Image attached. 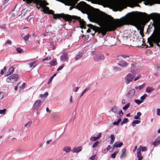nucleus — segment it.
<instances>
[{"label": "nucleus", "mask_w": 160, "mask_h": 160, "mask_svg": "<svg viewBox=\"0 0 160 160\" xmlns=\"http://www.w3.org/2000/svg\"><path fill=\"white\" fill-rule=\"evenodd\" d=\"M29 65L30 68H33L37 66V62H30L29 63Z\"/></svg>", "instance_id": "nucleus-24"}, {"label": "nucleus", "mask_w": 160, "mask_h": 160, "mask_svg": "<svg viewBox=\"0 0 160 160\" xmlns=\"http://www.w3.org/2000/svg\"><path fill=\"white\" fill-rule=\"evenodd\" d=\"M87 26L92 29L94 31V33H95L98 32V29H99V27L95 26L93 25L90 24H88L87 25Z\"/></svg>", "instance_id": "nucleus-12"}, {"label": "nucleus", "mask_w": 160, "mask_h": 160, "mask_svg": "<svg viewBox=\"0 0 160 160\" xmlns=\"http://www.w3.org/2000/svg\"><path fill=\"white\" fill-rule=\"evenodd\" d=\"M14 70V68L13 66H11L8 72V75L12 74Z\"/></svg>", "instance_id": "nucleus-27"}, {"label": "nucleus", "mask_w": 160, "mask_h": 160, "mask_svg": "<svg viewBox=\"0 0 160 160\" xmlns=\"http://www.w3.org/2000/svg\"><path fill=\"white\" fill-rule=\"evenodd\" d=\"M16 50L18 53H21L22 52V49L20 48H18L16 49Z\"/></svg>", "instance_id": "nucleus-49"}, {"label": "nucleus", "mask_w": 160, "mask_h": 160, "mask_svg": "<svg viewBox=\"0 0 160 160\" xmlns=\"http://www.w3.org/2000/svg\"><path fill=\"white\" fill-rule=\"evenodd\" d=\"M147 94H144L142 96H141L140 98L141 99V101H142V102H143V101L145 99L146 97H147Z\"/></svg>", "instance_id": "nucleus-47"}, {"label": "nucleus", "mask_w": 160, "mask_h": 160, "mask_svg": "<svg viewBox=\"0 0 160 160\" xmlns=\"http://www.w3.org/2000/svg\"><path fill=\"white\" fill-rule=\"evenodd\" d=\"M32 122H28L25 124V126L27 128H29L31 125Z\"/></svg>", "instance_id": "nucleus-50"}, {"label": "nucleus", "mask_w": 160, "mask_h": 160, "mask_svg": "<svg viewBox=\"0 0 160 160\" xmlns=\"http://www.w3.org/2000/svg\"><path fill=\"white\" fill-rule=\"evenodd\" d=\"M134 102L137 104H139L142 102V101H141L138 99H135L134 100Z\"/></svg>", "instance_id": "nucleus-46"}, {"label": "nucleus", "mask_w": 160, "mask_h": 160, "mask_svg": "<svg viewBox=\"0 0 160 160\" xmlns=\"http://www.w3.org/2000/svg\"><path fill=\"white\" fill-rule=\"evenodd\" d=\"M121 57L124 58H126L129 57L128 56H126V55H120V56H119V57Z\"/></svg>", "instance_id": "nucleus-58"}, {"label": "nucleus", "mask_w": 160, "mask_h": 160, "mask_svg": "<svg viewBox=\"0 0 160 160\" xmlns=\"http://www.w3.org/2000/svg\"><path fill=\"white\" fill-rule=\"evenodd\" d=\"M57 63V62L56 59H53L50 62V65L52 66H54L56 65Z\"/></svg>", "instance_id": "nucleus-30"}, {"label": "nucleus", "mask_w": 160, "mask_h": 160, "mask_svg": "<svg viewBox=\"0 0 160 160\" xmlns=\"http://www.w3.org/2000/svg\"><path fill=\"white\" fill-rule=\"evenodd\" d=\"M19 84H20V83L19 82H18L17 83V85L16 86L14 87V89H15V90L16 91V90H17L18 88V85Z\"/></svg>", "instance_id": "nucleus-62"}, {"label": "nucleus", "mask_w": 160, "mask_h": 160, "mask_svg": "<svg viewBox=\"0 0 160 160\" xmlns=\"http://www.w3.org/2000/svg\"><path fill=\"white\" fill-rule=\"evenodd\" d=\"M143 29H141V30H140V32H139L140 34L141 35V36L142 37H143V36H144V34L143 33Z\"/></svg>", "instance_id": "nucleus-57"}, {"label": "nucleus", "mask_w": 160, "mask_h": 160, "mask_svg": "<svg viewBox=\"0 0 160 160\" xmlns=\"http://www.w3.org/2000/svg\"><path fill=\"white\" fill-rule=\"evenodd\" d=\"M82 149V146L75 147L73 148L72 151L73 153H78L81 151Z\"/></svg>", "instance_id": "nucleus-15"}, {"label": "nucleus", "mask_w": 160, "mask_h": 160, "mask_svg": "<svg viewBox=\"0 0 160 160\" xmlns=\"http://www.w3.org/2000/svg\"><path fill=\"white\" fill-rule=\"evenodd\" d=\"M130 106V103H128L123 107L122 109L123 110H126Z\"/></svg>", "instance_id": "nucleus-38"}, {"label": "nucleus", "mask_w": 160, "mask_h": 160, "mask_svg": "<svg viewBox=\"0 0 160 160\" xmlns=\"http://www.w3.org/2000/svg\"><path fill=\"white\" fill-rule=\"evenodd\" d=\"M110 138H111V140L110 142V144H112L114 142L115 140V137L113 134H111L110 135Z\"/></svg>", "instance_id": "nucleus-33"}, {"label": "nucleus", "mask_w": 160, "mask_h": 160, "mask_svg": "<svg viewBox=\"0 0 160 160\" xmlns=\"http://www.w3.org/2000/svg\"><path fill=\"white\" fill-rule=\"evenodd\" d=\"M140 122V121L138 120H135L132 122V125L133 126H135L136 124H138Z\"/></svg>", "instance_id": "nucleus-35"}, {"label": "nucleus", "mask_w": 160, "mask_h": 160, "mask_svg": "<svg viewBox=\"0 0 160 160\" xmlns=\"http://www.w3.org/2000/svg\"><path fill=\"white\" fill-rule=\"evenodd\" d=\"M123 145L122 142H121L118 143H117L116 142L114 143V146L115 148H120L122 147Z\"/></svg>", "instance_id": "nucleus-31"}, {"label": "nucleus", "mask_w": 160, "mask_h": 160, "mask_svg": "<svg viewBox=\"0 0 160 160\" xmlns=\"http://www.w3.org/2000/svg\"><path fill=\"white\" fill-rule=\"evenodd\" d=\"M112 111V112L114 113H117L118 112V110L117 109V107L115 106L109 111V112Z\"/></svg>", "instance_id": "nucleus-32"}, {"label": "nucleus", "mask_w": 160, "mask_h": 160, "mask_svg": "<svg viewBox=\"0 0 160 160\" xmlns=\"http://www.w3.org/2000/svg\"><path fill=\"white\" fill-rule=\"evenodd\" d=\"M64 67V64L60 66H59L58 67V68L57 69V71H58L62 70L63 68Z\"/></svg>", "instance_id": "nucleus-51"}, {"label": "nucleus", "mask_w": 160, "mask_h": 160, "mask_svg": "<svg viewBox=\"0 0 160 160\" xmlns=\"http://www.w3.org/2000/svg\"><path fill=\"white\" fill-rule=\"evenodd\" d=\"M30 36V35L29 34H27L24 37V39L25 41H28V39L29 38Z\"/></svg>", "instance_id": "nucleus-48"}, {"label": "nucleus", "mask_w": 160, "mask_h": 160, "mask_svg": "<svg viewBox=\"0 0 160 160\" xmlns=\"http://www.w3.org/2000/svg\"><path fill=\"white\" fill-rule=\"evenodd\" d=\"M53 79V78L52 77H51L50 78L48 82V84H49L52 81Z\"/></svg>", "instance_id": "nucleus-64"}, {"label": "nucleus", "mask_w": 160, "mask_h": 160, "mask_svg": "<svg viewBox=\"0 0 160 160\" xmlns=\"http://www.w3.org/2000/svg\"><path fill=\"white\" fill-rule=\"evenodd\" d=\"M155 40L153 41L154 43H156L158 47H160V24H158V26L156 28V31L155 33Z\"/></svg>", "instance_id": "nucleus-3"}, {"label": "nucleus", "mask_w": 160, "mask_h": 160, "mask_svg": "<svg viewBox=\"0 0 160 160\" xmlns=\"http://www.w3.org/2000/svg\"><path fill=\"white\" fill-rule=\"evenodd\" d=\"M48 92H45L43 94L40 95V97L41 98H45L48 95Z\"/></svg>", "instance_id": "nucleus-36"}, {"label": "nucleus", "mask_w": 160, "mask_h": 160, "mask_svg": "<svg viewBox=\"0 0 160 160\" xmlns=\"http://www.w3.org/2000/svg\"><path fill=\"white\" fill-rule=\"evenodd\" d=\"M26 84L25 83H23L19 87V89L20 90H22L25 87Z\"/></svg>", "instance_id": "nucleus-45"}, {"label": "nucleus", "mask_w": 160, "mask_h": 160, "mask_svg": "<svg viewBox=\"0 0 160 160\" xmlns=\"http://www.w3.org/2000/svg\"><path fill=\"white\" fill-rule=\"evenodd\" d=\"M69 19L70 20H69L68 22L71 21L72 19H74L78 21L79 22L80 28L82 29L83 28H85L86 23L85 21L83 19H82L80 17L76 16L71 15V17H70Z\"/></svg>", "instance_id": "nucleus-6"}, {"label": "nucleus", "mask_w": 160, "mask_h": 160, "mask_svg": "<svg viewBox=\"0 0 160 160\" xmlns=\"http://www.w3.org/2000/svg\"><path fill=\"white\" fill-rule=\"evenodd\" d=\"M138 71H136L135 69H132L131 70V72L132 73V74L134 75L138 73Z\"/></svg>", "instance_id": "nucleus-41"}, {"label": "nucleus", "mask_w": 160, "mask_h": 160, "mask_svg": "<svg viewBox=\"0 0 160 160\" xmlns=\"http://www.w3.org/2000/svg\"><path fill=\"white\" fill-rule=\"evenodd\" d=\"M46 32L43 34V36L44 37H48V36H49V37L48 38H47L48 39H49L51 37L54 36V34L52 32L50 31L49 29H47L46 31Z\"/></svg>", "instance_id": "nucleus-10"}, {"label": "nucleus", "mask_w": 160, "mask_h": 160, "mask_svg": "<svg viewBox=\"0 0 160 160\" xmlns=\"http://www.w3.org/2000/svg\"><path fill=\"white\" fill-rule=\"evenodd\" d=\"M6 109H3L2 110H0V114H2L3 115H5L6 114Z\"/></svg>", "instance_id": "nucleus-42"}, {"label": "nucleus", "mask_w": 160, "mask_h": 160, "mask_svg": "<svg viewBox=\"0 0 160 160\" xmlns=\"http://www.w3.org/2000/svg\"><path fill=\"white\" fill-rule=\"evenodd\" d=\"M68 58V53L66 52L62 53L61 57V60L62 61H65L67 60Z\"/></svg>", "instance_id": "nucleus-18"}, {"label": "nucleus", "mask_w": 160, "mask_h": 160, "mask_svg": "<svg viewBox=\"0 0 160 160\" xmlns=\"http://www.w3.org/2000/svg\"><path fill=\"white\" fill-rule=\"evenodd\" d=\"M159 143H160V138H158L152 144H153L154 146H155L159 144Z\"/></svg>", "instance_id": "nucleus-26"}, {"label": "nucleus", "mask_w": 160, "mask_h": 160, "mask_svg": "<svg viewBox=\"0 0 160 160\" xmlns=\"http://www.w3.org/2000/svg\"><path fill=\"white\" fill-rule=\"evenodd\" d=\"M154 90V88L152 87H148L146 89V92L148 93H150Z\"/></svg>", "instance_id": "nucleus-20"}, {"label": "nucleus", "mask_w": 160, "mask_h": 160, "mask_svg": "<svg viewBox=\"0 0 160 160\" xmlns=\"http://www.w3.org/2000/svg\"><path fill=\"white\" fill-rule=\"evenodd\" d=\"M137 157L138 158V160H142L143 158V156L142 155V154L140 151L138 150V152H137Z\"/></svg>", "instance_id": "nucleus-25"}, {"label": "nucleus", "mask_w": 160, "mask_h": 160, "mask_svg": "<svg viewBox=\"0 0 160 160\" xmlns=\"http://www.w3.org/2000/svg\"><path fill=\"white\" fill-rule=\"evenodd\" d=\"M40 0H23V1L26 2L28 4H30L32 2H34L36 4L39 2Z\"/></svg>", "instance_id": "nucleus-19"}, {"label": "nucleus", "mask_w": 160, "mask_h": 160, "mask_svg": "<svg viewBox=\"0 0 160 160\" xmlns=\"http://www.w3.org/2000/svg\"><path fill=\"white\" fill-rule=\"evenodd\" d=\"M118 114L119 115H121V116H122L123 114V113L122 111V110H121L118 113Z\"/></svg>", "instance_id": "nucleus-60"}, {"label": "nucleus", "mask_w": 160, "mask_h": 160, "mask_svg": "<svg viewBox=\"0 0 160 160\" xmlns=\"http://www.w3.org/2000/svg\"><path fill=\"white\" fill-rule=\"evenodd\" d=\"M144 87V84H142V85H140L138 87H136L135 88L136 89H138L139 90H140L142 89V88H143Z\"/></svg>", "instance_id": "nucleus-39"}, {"label": "nucleus", "mask_w": 160, "mask_h": 160, "mask_svg": "<svg viewBox=\"0 0 160 160\" xmlns=\"http://www.w3.org/2000/svg\"><path fill=\"white\" fill-rule=\"evenodd\" d=\"M122 18H126L127 20L128 23L124 25H132L135 26L138 30L141 29V27L137 24V20L136 18L132 17L128 18L125 17H122Z\"/></svg>", "instance_id": "nucleus-4"}, {"label": "nucleus", "mask_w": 160, "mask_h": 160, "mask_svg": "<svg viewBox=\"0 0 160 160\" xmlns=\"http://www.w3.org/2000/svg\"><path fill=\"white\" fill-rule=\"evenodd\" d=\"M126 148H124L122 149V153H121V154L120 156V158H122L125 155V157H126Z\"/></svg>", "instance_id": "nucleus-23"}, {"label": "nucleus", "mask_w": 160, "mask_h": 160, "mask_svg": "<svg viewBox=\"0 0 160 160\" xmlns=\"http://www.w3.org/2000/svg\"><path fill=\"white\" fill-rule=\"evenodd\" d=\"M97 157L96 155H95L92 156L90 157L89 158V159L91 160H97V157Z\"/></svg>", "instance_id": "nucleus-40"}, {"label": "nucleus", "mask_w": 160, "mask_h": 160, "mask_svg": "<svg viewBox=\"0 0 160 160\" xmlns=\"http://www.w3.org/2000/svg\"><path fill=\"white\" fill-rule=\"evenodd\" d=\"M121 119L120 118L118 119L117 122H114L112 124L113 125L118 126L119 123L121 122Z\"/></svg>", "instance_id": "nucleus-34"}, {"label": "nucleus", "mask_w": 160, "mask_h": 160, "mask_svg": "<svg viewBox=\"0 0 160 160\" xmlns=\"http://www.w3.org/2000/svg\"><path fill=\"white\" fill-rule=\"evenodd\" d=\"M139 2H140L142 1H146L151 6L154 4H160V0H135Z\"/></svg>", "instance_id": "nucleus-9"}, {"label": "nucleus", "mask_w": 160, "mask_h": 160, "mask_svg": "<svg viewBox=\"0 0 160 160\" xmlns=\"http://www.w3.org/2000/svg\"><path fill=\"white\" fill-rule=\"evenodd\" d=\"M63 150L66 152H68L71 150V148L69 147H65L63 148Z\"/></svg>", "instance_id": "nucleus-29"}, {"label": "nucleus", "mask_w": 160, "mask_h": 160, "mask_svg": "<svg viewBox=\"0 0 160 160\" xmlns=\"http://www.w3.org/2000/svg\"><path fill=\"white\" fill-rule=\"evenodd\" d=\"M98 14H100L99 12H97ZM103 20L108 24L105 27L100 28L99 27L98 32L101 33L103 36H105L107 31H111L115 30L116 28L123 26L124 24H128L127 19L124 18H121L120 19H114L111 16L107 14L104 15H99Z\"/></svg>", "instance_id": "nucleus-1"}, {"label": "nucleus", "mask_w": 160, "mask_h": 160, "mask_svg": "<svg viewBox=\"0 0 160 160\" xmlns=\"http://www.w3.org/2000/svg\"><path fill=\"white\" fill-rule=\"evenodd\" d=\"M118 65L122 66H126L128 64V63L124 60L120 61L118 63Z\"/></svg>", "instance_id": "nucleus-21"}, {"label": "nucleus", "mask_w": 160, "mask_h": 160, "mask_svg": "<svg viewBox=\"0 0 160 160\" xmlns=\"http://www.w3.org/2000/svg\"><path fill=\"white\" fill-rule=\"evenodd\" d=\"M98 138L97 137H91L90 138V140L91 141H96Z\"/></svg>", "instance_id": "nucleus-37"}, {"label": "nucleus", "mask_w": 160, "mask_h": 160, "mask_svg": "<svg viewBox=\"0 0 160 160\" xmlns=\"http://www.w3.org/2000/svg\"><path fill=\"white\" fill-rule=\"evenodd\" d=\"M51 57H47L46 58H43L42 60V61H44L46 60H49L51 59Z\"/></svg>", "instance_id": "nucleus-52"}, {"label": "nucleus", "mask_w": 160, "mask_h": 160, "mask_svg": "<svg viewBox=\"0 0 160 160\" xmlns=\"http://www.w3.org/2000/svg\"><path fill=\"white\" fill-rule=\"evenodd\" d=\"M6 43L9 45H11L12 43L11 41L10 40H8L6 41Z\"/></svg>", "instance_id": "nucleus-63"}, {"label": "nucleus", "mask_w": 160, "mask_h": 160, "mask_svg": "<svg viewBox=\"0 0 160 160\" xmlns=\"http://www.w3.org/2000/svg\"><path fill=\"white\" fill-rule=\"evenodd\" d=\"M122 122L124 123H126L128 122V118H124V119L122 121Z\"/></svg>", "instance_id": "nucleus-55"}, {"label": "nucleus", "mask_w": 160, "mask_h": 160, "mask_svg": "<svg viewBox=\"0 0 160 160\" xmlns=\"http://www.w3.org/2000/svg\"><path fill=\"white\" fill-rule=\"evenodd\" d=\"M111 148L112 147L110 145H108V147L106 149H104V151H106L107 152L109 150V149Z\"/></svg>", "instance_id": "nucleus-53"}, {"label": "nucleus", "mask_w": 160, "mask_h": 160, "mask_svg": "<svg viewBox=\"0 0 160 160\" xmlns=\"http://www.w3.org/2000/svg\"><path fill=\"white\" fill-rule=\"evenodd\" d=\"M118 151H116V152H114L113 154H112L111 155V158H115L116 157V154L117 153H118Z\"/></svg>", "instance_id": "nucleus-43"}, {"label": "nucleus", "mask_w": 160, "mask_h": 160, "mask_svg": "<svg viewBox=\"0 0 160 160\" xmlns=\"http://www.w3.org/2000/svg\"><path fill=\"white\" fill-rule=\"evenodd\" d=\"M104 58L103 55L102 54H98L96 55L94 58V59L96 61H98Z\"/></svg>", "instance_id": "nucleus-17"}, {"label": "nucleus", "mask_w": 160, "mask_h": 160, "mask_svg": "<svg viewBox=\"0 0 160 160\" xmlns=\"http://www.w3.org/2000/svg\"><path fill=\"white\" fill-rule=\"evenodd\" d=\"M88 90V88H85L84 90L83 91V92H82V94L81 95L80 97H82L83 94L85 93V92L86 91Z\"/></svg>", "instance_id": "nucleus-59"}, {"label": "nucleus", "mask_w": 160, "mask_h": 160, "mask_svg": "<svg viewBox=\"0 0 160 160\" xmlns=\"http://www.w3.org/2000/svg\"><path fill=\"white\" fill-rule=\"evenodd\" d=\"M18 78L19 76L18 74H13L7 77L6 81L8 83H13L18 80Z\"/></svg>", "instance_id": "nucleus-7"}, {"label": "nucleus", "mask_w": 160, "mask_h": 160, "mask_svg": "<svg viewBox=\"0 0 160 160\" xmlns=\"http://www.w3.org/2000/svg\"><path fill=\"white\" fill-rule=\"evenodd\" d=\"M41 101L40 100H38L34 103L33 105V108H38L41 106Z\"/></svg>", "instance_id": "nucleus-16"}, {"label": "nucleus", "mask_w": 160, "mask_h": 160, "mask_svg": "<svg viewBox=\"0 0 160 160\" xmlns=\"http://www.w3.org/2000/svg\"><path fill=\"white\" fill-rule=\"evenodd\" d=\"M36 7L38 9L41 7L42 8L45 6V1L40 0L39 2L36 3Z\"/></svg>", "instance_id": "nucleus-13"}, {"label": "nucleus", "mask_w": 160, "mask_h": 160, "mask_svg": "<svg viewBox=\"0 0 160 160\" xmlns=\"http://www.w3.org/2000/svg\"><path fill=\"white\" fill-rule=\"evenodd\" d=\"M137 15L142 18L143 21L146 22L147 23L149 21L150 19L153 20V23L152 26L154 27V30L152 35L148 38V42H149V45L151 47H153L154 41L155 40V33L156 31V28L157 26H158V23L154 20L156 16V13H152L150 15V16L147 14L145 12H136Z\"/></svg>", "instance_id": "nucleus-2"}, {"label": "nucleus", "mask_w": 160, "mask_h": 160, "mask_svg": "<svg viewBox=\"0 0 160 160\" xmlns=\"http://www.w3.org/2000/svg\"><path fill=\"white\" fill-rule=\"evenodd\" d=\"M99 143L98 141L96 142L92 146V147L93 148H95L97 147Z\"/></svg>", "instance_id": "nucleus-44"}, {"label": "nucleus", "mask_w": 160, "mask_h": 160, "mask_svg": "<svg viewBox=\"0 0 160 160\" xmlns=\"http://www.w3.org/2000/svg\"><path fill=\"white\" fill-rule=\"evenodd\" d=\"M51 14H52L53 15V18L55 19H57V18H62L65 20V21L68 22L69 21V20H70V17H71V15L67 14H65L63 13L55 14L53 13V12H52V13Z\"/></svg>", "instance_id": "nucleus-5"}, {"label": "nucleus", "mask_w": 160, "mask_h": 160, "mask_svg": "<svg viewBox=\"0 0 160 160\" xmlns=\"http://www.w3.org/2000/svg\"><path fill=\"white\" fill-rule=\"evenodd\" d=\"M135 75L130 73H128L125 78L127 84H129L133 79Z\"/></svg>", "instance_id": "nucleus-8"}, {"label": "nucleus", "mask_w": 160, "mask_h": 160, "mask_svg": "<svg viewBox=\"0 0 160 160\" xmlns=\"http://www.w3.org/2000/svg\"><path fill=\"white\" fill-rule=\"evenodd\" d=\"M79 87H77L75 89H73V91L74 92H77L78 90Z\"/></svg>", "instance_id": "nucleus-61"}, {"label": "nucleus", "mask_w": 160, "mask_h": 160, "mask_svg": "<svg viewBox=\"0 0 160 160\" xmlns=\"http://www.w3.org/2000/svg\"><path fill=\"white\" fill-rule=\"evenodd\" d=\"M135 90L134 89H131L127 93V97L129 98H131L134 96L135 94Z\"/></svg>", "instance_id": "nucleus-14"}, {"label": "nucleus", "mask_w": 160, "mask_h": 160, "mask_svg": "<svg viewBox=\"0 0 160 160\" xmlns=\"http://www.w3.org/2000/svg\"><path fill=\"white\" fill-rule=\"evenodd\" d=\"M42 9V11L43 12L45 13L51 14L52 13V12H53V11L52 10H49V7L46 6H44Z\"/></svg>", "instance_id": "nucleus-11"}, {"label": "nucleus", "mask_w": 160, "mask_h": 160, "mask_svg": "<svg viewBox=\"0 0 160 160\" xmlns=\"http://www.w3.org/2000/svg\"><path fill=\"white\" fill-rule=\"evenodd\" d=\"M141 75L139 76H138L137 77H136L134 79V81H137L138 79H140V78H141Z\"/></svg>", "instance_id": "nucleus-56"}, {"label": "nucleus", "mask_w": 160, "mask_h": 160, "mask_svg": "<svg viewBox=\"0 0 160 160\" xmlns=\"http://www.w3.org/2000/svg\"><path fill=\"white\" fill-rule=\"evenodd\" d=\"M84 52H83L80 53L78 55H77L75 57V60H78V59L82 57L83 55L84 54Z\"/></svg>", "instance_id": "nucleus-28"}, {"label": "nucleus", "mask_w": 160, "mask_h": 160, "mask_svg": "<svg viewBox=\"0 0 160 160\" xmlns=\"http://www.w3.org/2000/svg\"><path fill=\"white\" fill-rule=\"evenodd\" d=\"M157 114L158 115H160V109H157Z\"/></svg>", "instance_id": "nucleus-54"}, {"label": "nucleus", "mask_w": 160, "mask_h": 160, "mask_svg": "<svg viewBox=\"0 0 160 160\" xmlns=\"http://www.w3.org/2000/svg\"><path fill=\"white\" fill-rule=\"evenodd\" d=\"M138 150L141 153V151L142 152L146 151L147 150V148L146 147H142L141 145H140L137 149V152H138Z\"/></svg>", "instance_id": "nucleus-22"}]
</instances>
